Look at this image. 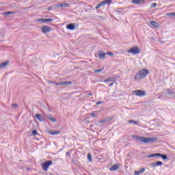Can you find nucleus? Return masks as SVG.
Returning a JSON list of instances; mask_svg holds the SVG:
<instances>
[{
    "instance_id": "1",
    "label": "nucleus",
    "mask_w": 175,
    "mask_h": 175,
    "mask_svg": "<svg viewBox=\"0 0 175 175\" xmlns=\"http://www.w3.org/2000/svg\"><path fill=\"white\" fill-rule=\"evenodd\" d=\"M132 139H136L138 142H142V143H152V142H155L157 138L154 137H146L139 135H132Z\"/></svg>"
},
{
    "instance_id": "2",
    "label": "nucleus",
    "mask_w": 175,
    "mask_h": 175,
    "mask_svg": "<svg viewBox=\"0 0 175 175\" xmlns=\"http://www.w3.org/2000/svg\"><path fill=\"white\" fill-rule=\"evenodd\" d=\"M150 73V71L148 69H143L138 71L134 77V80H142L144 79Z\"/></svg>"
},
{
    "instance_id": "3",
    "label": "nucleus",
    "mask_w": 175,
    "mask_h": 175,
    "mask_svg": "<svg viewBox=\"0 0 175 175\" xmlns=\"http://www.w3.org/2000/svg\"><path fill=\"white\" fill-rule=\"evenodd\" d=\"M51 165H53V161L51 160H48V161L43 162L42 164V170L44 172H47V170H49V167H50V166H51Z\"/></svg>"
},
{
    "instance_id": "4",
    "label": "nucleus",
    "mask_w": 175,
    "mask_h": 175,
    "mask_svg": "<svg viewBox=\"0 0 175 175\" xmlns=\"http://www.w3.org/2000/svg\"><path fill=\"white\" fill-rule=\"evenodd\" d=\"M129 54H140V49L138 46H133L127 51Z\"/></svg>"
},
{
    "instance_id": "5",
    "label": "nucleus",
    "mask_w": 175,
    "mask_h": 175,
    "mask_svg": "<svg viewBox=\"0 0 175 175\" xmlns=\"http://www.w3.org/2000/svg\"><path fill=\"white\" fill-rule=\"evenodd\" d=\"M46 114H44L43 116H42L40 113H36L35 115L36 118L39 120L40 122H44V121H47V119H46Z\"/></svg>"
},
{
    "instance_id": "6",
    "label": "nucleus",
    "mask_w": 175,
    "mask_h": 175,
    "mask_svg": "<svg viewBox=\"0 0 175 175\" xmlns=\"http://www.w3.org/2000/svg\"><path fill=\"white\" fill-rule=\"evenodd\" d=\"M53 29V27L44 25L41 27V31L42 33H48V32H50Z\"/></svg>"
},
{
    "instance_id": "7",
    "label": "nucleus",
    "mask_w": 175,
    "mask_h": 175,
    "mask_svg": "<svg viewBox=\"0 0 175 175\" xmlns=\"http://www.w3.org/2000/svg\"><path fill=\"white\" fill-rule=\"evenodd\" d=\"M133 92L137 96H146V92L143 90H135Z\"/></svg>"
},
{
    "instance_id": "8",
    "label": "nucleus",
    "mask_w": 175,
    "mask_h": 175,
    "mask_svg": "<svg viewBox=\"0 0 175 175\" xmlns=\"http://www.w3.org/2000/svg\"><path fill=\"white\" fill-rule=\"evenodd\" d=\"M70 84H72V81H61V82H58L56 83V85H60L62 87H64L65 85H70Z\"/></svg>"
},
{
    "instance_id": "9",
    "label": "nucleus",
    "mask_w": 175,
    "mask_h": 175,
    "mask_svg": "<svg viewBox=\"0 0 175 175\" xmlns=\"http://www.w3.org/2000/svg\"><path fill=\"white\" fill-rule=\"evenodd\" d=\"M162 165H163L162 161H156L155 163H151L150 166L154 169L157 167V166H162Z\"/></svg>"
},
{
    "instance_id": "10",
    "label": "nucleus",
    "mask_w": 175,
    "mask_h": 175,
    "mask_svg": "<svg viewBox=\"0 0 175 175\" xmlns=\"http://www.w3.org/2000/svg\"><path fill=\"white\" fill-rule=\"evenodd\" d=\"M66 28L70 31H74L76 29V23H69L66 25Z\"/></svg>"
},
{
    "instance_id": "11",
    "label": "nucleus",
    "mask_w": 175,
    "mask_h": 175,
    "mask_svg": "<svg viewBox=\"0 0 175 175\" xmlns=\"http://www.w3.org/2000/svg\"><path fill=\"white\" fill-rule=\"evenodd\" d=\"M150 25H152V27H154V28H160L161 27V25H159V23H158V22H157L155 21H150Z\"/></svg>"
},
{
    "instance_id": "12",
    "label": "nucleus",
    "mask_w": 175,
    "mask_h": 175,
    "mask_svg": "<svg viewBox=\"0 0 175 175\" xmlns=\"http://www.w3.org/2000/svg\"><path fill=\"white\" fill-rule=\"evenodd\" d=\"M46 120H49L51 122H57V119L55 118L51 117V115L45 114Z\"/></svg>"
},
{
    "instance_id": "13",
    "label": "nucleus",
    "mask_w": 175,
    "mask_h": 175,
    "mask_svg": "<svg viewBox=\"0 0 175 175\" xmlns=\"http://www.w3.org/2000/svg\"><path fill=\"white\" fill-rule=\"evenodd\" d=\"M118 169H120V165H118V164H114L109 168V170L111 172H116V170H118Z\"/></svg>"
},
{
    "instance_id": "14",
    "label": "nucleus",
    "mask_w": 175,
    "mask_h": 175,
    "mask_svg": "<svg viewBox=\"0 0 175 175\" xmlns=\"http://www.w3.org/2000/svg\"><path fill=\"white\" fill-rule=\"evenodd\" d=\"M132 3H134L135 5H142V3H145L144 0H132Z\"/></svg>"
},
{
    "instance_id": "15",
    "label": "nucleus",
    "mask_w": 175,
    "mask_h": 175,
    "mask_svg": "<svg viewBox=\"0 0 175 175\" xmlns=\"http://www.w3.org/2000/svg\"><path fill=\"white\" fill-rule=\"evenodd\" d=\"M13 14H16V12L14 11H8L3 13V16H12Z\"/></svg>"
},
{
    "instance_id": "16",
    "label": "nucleus",
    "mask_w": 175,
    "mask_h": 175,
    "mask_svg": "<svg viewBox=\"0 0 175 175\" xmlns=\"http://www.w3.org/2000/svg\"><path fill=\"white\" fill-rule=\"evenodd\" d=\"M9 65V61L4 62L0 64V69H3L5 66H8Z\"/></svg>"
},
{
    "instance_id": "17",
    "label": "nucleus",
    "mask_w": 175,
    "mask_h": 175,
    "mask_svg": "<svg viewBox=\"0 0 175 175\" xmlns=\"http://www.w3.org/2000/svg\"><path fill=\"white\" fill-rule=\"evenodd\" d=\"M106 57V53L103 52L101 53H98V58H100V59H103L105 57Z\"/></svg>"
},
{
    "instance_id": "18",
    "label": "nucleus",
    "mask_w": 175,
    "mask_h": 175,
    "mask_svg": "<svg viewBox=\"0 0 175 175\" xmlns=\"http://www.w3.org/2000/svg\"><path fill=\"white\" fill-rule=\"evenodd\" d=\"M158 157L162 158V159H163L164 161H166V159H167V155L166 154L158 153Z\"/></svg>"
},
{
    "instance_id": "19",
    "label": "nucleus",
    "mask_w": 175,
    "mask_h": 175,
    "mask_svg": "<svg viewBox=\"0 0 175 175\" xmlns=\"http://www.w3.org/2000/svg\"><path fill=\"white\" fill-rule=\"evenodd\" d=\"M110 81H116V78L114 77H109V78H107L106 79L105 81H104V83H109Z\"/></svg>"
},
{
    "instance_id": "20",
    "label": "nucleus",
    "mask_w": 175,
    "mask_h": 175,
    "mask_svg": "<svg viewBox=\"0 0 175 175\" xmlns=\"http://www.w3.org/2000/svg\"><path fill=\"white\" fill-rule=\"evenodd\" d=\"M59 133H61V131H49V134L53 135H59Z\"/></svg>"
},
{
    "instance_id": "21",
    "label": "nucleus",
    "mask_w": 175,
    "mask_h": 175,
    "mask_svg": "<svg viewBox=\"0 0 175 175\" xmlns=\"http://www.w3.org/2000/svg\"><path fill=\"white\" fill-rule=\"evenodd\" d=\"M167 92L169 95H174V98H175V92L170 90V89H167Z\"/></svg>"
},
{
    "instance_id": "22",
    "label": "nucleus",
    "mask_w": 175,
    "mask_h": 175,
    "mask_svg": "<svg viewBox=\"0 0 175 175\" xmlns=\"http://www.w3.org/2000/svg\"><path fill=\"white\" fill-rule=\"evenodd\" d=\"M102 6H105V3H103V1H101L98 4H97L95 9H99L100 8H102Z\"/></svg>"
},
{
    "instance_id": "23",
    "label": "nucleus",
    "mask_w": 175,
    "mask_h": 175,
    "mask_svg": "<svg viewBox=\"0 0 175 175\" xmlns=\"http://www.w3.org/2000/svg\"><path fill=\"white\" fill-rule=\"evenodd\" d=\"M52 21H54V19L53 18H44L43 23H52Z\"/></svg>"
},
{
    "instance_id": "24",
    "label": "nucleus",
    "mask_w": 175,
    "mask_h": 175,
    "mask_svg": "<svg viewBox=\"0 0 175 175\" xmlns=\"http://www.w3.org/2000/svg\"><path fill=\"white\" fill-rule=\"evenodd\" d=\"M155 157H158V153L149 154L148 156H147V158H155Z\"/></svg>"
},
{
    "instance_id": "25",
    "label": "nucleus",
    "mask_w": 175,
    "mask_h": 175,
    "mask_svg": "<svg viewBox=\"0 0 175 175\" xmlns=\"http://www.w3.org/2000/svg\"><path fill=\"white\" fill-rule=\"evenodd\" d=\"M59 6L60 8H68V6H69V4L66 3H60Z\"/></svg>"
},
{
    "instance_id": "26",
    "label": "nucleus",
    "mask_w": 175,
    "mask_h": 175,
    "mask_svg": "<svg viewBox=\"0 0 175 175\" xmlns=\"http://www.w3.org/2000/svg\"><path fill=\"white\" fill-rule=\"evenodd\" d=\"M129 124H133V125L137 124V122L133 120H128Z\"/></svg>"
},
{
    "instance_id": "27",
    "label": "nucleus",
    "mask_w": 175,
    "mask_h": 175,
    "mask_svg": "<svg viewBox=\"0 0 175 175\" xmlns=\"http://www.w3.org/2000/svg\"><path fill=\"white\" fill-rule=\"evenodd\" d=\"M88 159L89 162H92V155H91V153L88 154Z\"/></svg>"
},
{
    "instance_id": "28",
    "label": "nucleus",
    "mask_w": 175,
    "mask_h": 175,
    "mask_svg": "<svg viewBox=\"0 0 175 175\" xmlns=\"http://www.w3.org/2000/svg\"><path fill=\"white\" fill-rule=\"evenodd\" d=\"M104 5H108V3H111V0H105V1H103Z\"/></svg>"
},
{
    "instance_id": "29",
    "label": "nucleus",
    "mask_w": 175,
    "mask_h": 175,
    "mask_svg": "<svg viewBox=\"0 0 175 175\" xmlns=\"http://www.w3.org/2000/svg\"><path fill=\"white\" fill-rule=\"evenodd\" d=\"M167 16H170V17H175V12H170L167 14Z\"/></svg>"
},
{
    "instance_id": "30",
    "label": "nucleus",
    "mask_w": 175,
    "mask_h": 175,
    "mask_svg": "<svg viewBox=\"0 0 175 175\" xmlns=\"http://www.w3.org/2000/svg\"><path fill=\"white\" fill-rule=\"evenodd\" d=\"M103 71V68L94 70L95 73H100V72Z\"/></svg>"
},
{
    "instance_id": "31",
    "label": "nucleus",
    "mask_w": 175,
    "mask_h": 175,
    "mask_svg": "<svg viewBox=\"0 0 175 175\" xmlns=\"http://www.w3.org/2000/svg\"><path fill=\"white\" fill-rule=\"evenodd\" d=\"M31 135L33 136H36V135H38V131L36 130H33L32 133H31Z\"/></svg>"
},
{
    "instance_id": "32",
    "label": "nucleus",
    "mask_w": 175,
    "mask_h": 175,
    "mask_svg": "<svg viewBox=\"0 0 175 175\" xmlns=\"http://www.w3.org/2000/svg\"><path fill=\"white\" fill-rule=\"evenodd\" d=\"M138 173H139V174H141L142 173H144V172H146V168H142L139 171H137Z\"/></svg>"
},
{
    "instance_id": "33",
    "label": "nucleus",
    "mask_w": 175,
    "mask_h": 175,
    "mask_svg": "<svg viewBox=\"0 0 175 175\" xmlns=\"http://www.w3.org/2000/svg\"><path fill=\"white\" fill-rule=\"evenodd\" d=\"M99 122H100V124H105V122H107V120L104 119V120H100Z\"/></svg>"
},
{
    "instance_id": "34",
    "label": "nucleus",
    "mask_w": 175,
    "mask_h": 175,
    "mask_svg": "<svg viewBox=\"0 0 175 175\" xmlns=\"http://www.w3.org/2000/svg\"><path fill=\"white\" fill-rule=\"evenodd\" d=\"M37 21L38 22V23H44V18H38V19H37Z\"/></svg>"
},
{
    "instance_id": "35",
    "label": "nucleus",
    "mask_w": 175,
    "mask_h": 175,
    "mask_svg": "<svg viewBox=\"0 0 175 175\" xmlns=\"http://www.w3.org/2000/svg\"><path fill=\"white\" fill-rule=\"evenodd\" d=\"M17 107H18V105H17V104H16V103L12 105V107L13 109H17Z\"/></svg>"
},
{
    "instance_id": "36",
    "label": "nucleus",
    "mask_w": 175,
    "mask_h": 175,
    "mask_svg": "<svg viewBox=\"0 0 175 175\" xmlns=\"http://www.w3.org/2000/svg\"><path fill=\"white\" fill-rule=\"evenodd\" d=\"M103 103H105V101H98V102L96 103V105H102Z\"/></svg>"
},
{
    "instance_id": "37",
    "label": "nucleus",
    "mask_w": 175,
    "mask_h": 175,
    "mask_svg": "<svg viewBox=\"0 0 175 175\" xmlns=\"http://www.w3.org/2000/svg\"><path fill=\"white\" fill-rule=\"evenodd\" d=\"M70 154H72V150H70V152H67L66 153V155H67V157H70Z\"/></svg>"
},
{
    "instance_id": "38",
    "label": "nucleus",
    "mask_w": 175,
    "mask_h": 175,
    "mask_svg": "<svg viewBox=\"0 0 175 175\" xmlns=\"http://www.w3.org/2000/svg\"><path fill=\"white\" fill-rule=\"evenodd\" d=\"M152 8H157V3H153L151 4Z\"/></svg>"
},
{
    "instance_id": "39",
    "label": "nucleus",
    "mask_w": 175,
    "mask_h": 175,
    "mask_svg": "<svg viewBox=\"0 0 175 175\" xmlns=\"http://www.w3.org/2000/svg\"><path fill=\"white\" fill-rule=\"evenodd\" d=\"M107 55H110V56L113 55L112 52H107Z\"/></svg>"
},
{
    "instance_id": "40",
    "label": "nucleus",
    "mask_w": 175,
    "mask_h": 175,
    "mask_svg": "<svg viewBox=\"0 0 175 175\" xmlns=\"http://www.w3.org/2000/svg\"><path fill=\"white\" fill-rule=\"evenodd\" d=\"M90 116H91V117H95L96 116V114H95V113L93 112L90 114Z\"/></svg>"
},
{
    "instance_id": "41",
    "label": "nucleus",
    "mask_w": 175,
    "mask_h": 175,
    "mask_svg": "<svg viewBox=\"0 0 175 175\" xmlns=\"http://www.w3.org/2000/svg\"><path fill=\"white\" fill-rule=\"evenodd\" d=\"M49 84H54L55 82L53 81H49Z\"/></svg>"
},
{
    "instance_id": "42",
    "label": "nucleus",
    "mask_w": 175,
    "mask_h": 175,
    "mask_svg": "<svg viewBox=\"0 0 175 175\" xmlns=\"http://www.w3.org/2000/svg\"><path fill=\"white\" fill-rule=\"evenodd\" d=\"M135 175H140V174L139 173L138 171H135Z\"/></svg>"
},
{
    "instance_id": "43",
    "label": "nucleus",
    "mask_w": 175,
    "mask_h": 175,
    "mask_svg": "<svg viewBox=\"0 0 175 175\" xmlns=\"http://www.w3.org/2000/svg\"><path fill=\"white\" fill-rule=\"evenodd\" d=\"M48 10H49V11L53 10V7H49V8H48Z\"/></svg>"
},
{
    "instance_id": "44",
    "label": "nucleus",
    "mask_w": 175,
    "mask_h": 175,
    "mask_svg": "<svg viewBox=\"0 0 175 175\" xmlns=\"http://www.w3.org/2000/svg\"><path fill=\"white\" fill-rule=\"evenodd\" d=\"M59 5H61V3L56 4L57 8H61V6Z\"/></svg>"
},
{
    "instance_id": "45",
    "label": "nucleus",
    "mask_w": 175,
    "mask_h": 175,
    "mask_svg": "<svg viewBox=\"0 0 175 175\" xmlns=\"http://www.w3.org/2000/svg\"><path fill=\"white\" fill-rule=\"evenodd\" d=\"M113 85H114V83L112 82L111 83L109 84V87H113Z\"/></svg>"
},
{
    "instance_id": "46",
    "label": "nucleus",
    "mask_w": 175,
    "mask_h": 175,
    "mask_svg": "<svg viewBox=\"0 0 175 175\" xmlns=\"http://www.w3.org/2000/svg\"><path fill=\"white\" fill-rule=\"evenodd\" d=\"M72 162L74 165H76V161L75 160H72Z\"/></svg>"
},
{
    "instance_id": "47",
    "label": "nucleus",
    "mask_w": 175,
    "mask_h": 175,
    "mask_svg": "<svg viewBox=\"0 0 175 175\" xmlns=\"http://www.w3.org/2000/svg\"><path fill=\"white\" fill-rule=\"evenodd\" d=\"M88 96H92V93H89V94H88Z\"/></svg>"
}]
</instances>
